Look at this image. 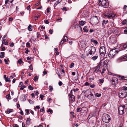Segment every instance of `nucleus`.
<instances>
[{
  "label": "nucleus",
  "instance_id": "34",
  "mask_svg": "<svg viewBox=\"0 0 127 127\" xmlns=\"http://www.w3.org/2000/svg\"><path fill=\"white\" fill-rule=\"evenodd\" d=\"M2 44L1 46L0 47V48H1V51H4L5 49V47H3L2 46Z\"/></svg>",
  "mask_w": 127,
  "mask_h": 127
},
{
  "label": "nucleus",
  "instance_id": "36",
  "mask_svg": "<svg viewBox=\"0 0 127 127\" xmlns=\"http://www.w3.org/2000/svg\"><path fill=\"white\" fill-rule=\"evenodd\" d=\"M32 26L31 25H30L28 27V30L30 31H32Z\"/></svg>",
  "mask_w": 127,
  "mask_h": 127
},
{
  "label": "nucleus",
  "instance_id": "26",
  "mask_svg": "<svg viewBox=\"0 0 127 127\" xmlns=\"http://www.w3.org/2000/svg\"><path fill=\"white\" fill-rule=\"evenodd\" d=\"M61 74H62V76H64L65 75V73L64 69H62V71L61 73Z\"/></svg>",
  "mask_w": 127,
  "mask_h": 127
},
{
  "label": "nucleus",
  "instance_id": "53",
  "mask_svg": "<svg viewBox=\"0 0 127 127\" xmlns=\"http://www.w3.org/2000/svg\"><path fill=\"white\" fill-rule=\"evenodd\" d=\"M44 97V95H40V97L41 98V100H42L43 99V97Z\"/></svg>",
  "mask_w": 127,
  "mask_h": 127
},
{
  "label": "nucleus",
  "instance_id": "1",
  "mask_svg": "<svg viewBox=\"0 0 127 127\" xmlns=\"http://www.w3.org/2000/svg\"><path fill=\"white\" fill-rule=\"evenodd\" d=\"M84 51L87 56L90 55H92L95 53L96 51V49L93 46H91L89 47H86Z\"/></svg>",
  "mask_w": 127,
  "mask_h": 127
},
{
  "label": "nucleus",
  "instance_id": "29",
  "mask_svg": "<svg viewBox=\"0 0 127 127\" xmlns=\"http://www.w3.org/2000/svg\"><path fill=\"white\" fill-rule=\"evenodd\" d=\"M13 110V109H12L7 110L6 111L7 113L8 114H9L10 112H12Z\"/></svg>",
  "mask_w": 127,
  "mask_h": 127
},
{
  "label": "nucleus",
  "instance_id": "39",
  "mask_svg": "<svg viewBox=\"0 0 127 127\" xmlns=\"http://www.w3.org/2000/svg\"><path fill=\"white\" fill-rule=\"evenodd\" d=\"M26 88V86L24 85H22V86L20 88V89L21 90H23L24 88Z\"/></svg>",
  "mask_w": 127,
  "mask_h": 127
},
{
  "label": "nucleus",
  "instance_id": "24",
  "mask_svg": "<svg viewBox=\"0 0 127 127\" xmlns=\"http://www.w3.org/2000/svg\"><path fill=\"white\" fill-rule=\"evenodd\" d=\"M127 21L126 20V19L124 20L122 22V24L123 25H125L127 23Z\"/></svg>",
  "mask_w": 127,
  "mask_h": 127
},
{
  "label": "nucleus",
  "instance_id": "38",
  "mask_svg": "<svg viewBox=\"0 0 127 127\" xmlns=\"http://www.w3.org/2000/svg\"><path fill=\"white\" fill-rule=\"evenodd\" d=\"M40 106H36L34 107V109L35 111H36V109H39L40 108Z\"/></svg>",
  "mask_w": 127,
  "mask_h": 127
},
{
  "label": "nucleus",
  "instance_id": "12",
  "mask_svg": "<svg viewBox=\"0 0 127 127\" xmlns=\"http://www.w3.org/2000/svg\"><path fill=\"white\" fill-rule=\"evenodd\" d=\"M68 40V38L67 36H64V38L60 43V45H62L64 42L67 41Z\"/></svg>",
  "mask_w": 127,
  "mask_h": 127
},
{
  "label": "nucleus",
  "instance_id": "60",
  "mask_svg": "<svg viewBox=\"0 0 127 127\" xmlns=\"http://www.w3.org/2000/svg\"><path fill=\"white\" fill-rule=\"evenodd\" d=\"M29 101L31 104H33V101L31 100H29Z\"/></svg>",
  "mask_w": 127,
  "mask_h": 127
},
{
  "label": "nucleus",
  "instance_id": "23",
  "mask_svg": "<svg viewBox=\"0 0 127 127\" xmlns=\"http://www.w3.org/2000/svg\"><path fill=\"white\" fill-rule=\"evenodd\" d=\"M122 47H123L124 49L127 48V44H122L121 46V48Z\"/></svg>",
  "mask_w": 127,
  "mask_h": 127
},
{
  "label": "nucleus",
  "instance_id": "18",
  "mask_svg": "<svg viewBox=\"0 0 127 127\" xmlns=\"http://www.w3.org/2000/svg\"><path fill=\"white\" fill-rule=\"evenodd\" d=\"M105 59L103 60L101 62V63L103 62V64H107L108 63V60H106Z\"/></svg>",
  "mask_w": 127,
  "mask_h": 127
},
{
  "label": "nucleus",
  "instance_id": "59",
  "mask_svg": "<svg viewBox=\"0 0 127 127\" xmlns=\"http://www.w3.org/2000/svg\"><path fill=\"white\" fill-rule=\"evenodd\" d=\"M44 22L46 24H48L49 23V22L47 20H46L44 21Z\"/></svg>",
  "mask_w": 127,
  "mask_h": 127
},
{
  "label": "nucleus",
  "instance_id": "55",
  "mask_svg": "<svg viewBox=\"0 0 127 127\" xmlns=\"http://www.w3.org/2000/svg\"><path fill=\"white\" fill-rule=\"evenodd\" d=\"M106 71V69L105 68H103L102 69V70L101 72H100L101 73H104V71Z\"/></svg>",
  "mask_w": 127,
  "mask_h": 127
},
{
  "label": "nucleus",
  "instance_id": "42",
  "mask_svg": "<svg viewBox=\"0 0 127 127\" xmlns=\"http://www.w3.org/2000/svg\"><path fill=\"white\" fill-rule=\"evenodd\" d=\"M26 51L25 52V53L27 54H28V52H30V51L28 48H25Z\"/></svg>",
  "mask_w": 127,
  "mask_h": 127
},
{
  "label": "nucleus",
  "instance_id": "20",
  "mask_svg": "<svg viewBox=\"0 0 127 127\" xmlns=\"http://www.w3.org/2000/svg\"><path fill=\"white\" fill-rule=\"evenodd\" d=\"M85 21H81L79 22V23L80 25L83 26L85 23Z\"/></svg>",
  "mask_w": 127,
  "mask_h": 127
},
{
  "label": "nucleus",
  "instance_id": "50",
  "mask_svg": "<svg viewBox=\"0 0 127 127\" xmlns=\"http://www.w3.org/2000/svg\"><path fill=\"white\" fill-rule=\"evenodd\" d=\"M90 86L92 88H94L95 86V85L94 84L91 85L90 84Z\"/></svg>",
  "mask_w": 127,
  "mask_h": 127
},
{
  "label": "nucleus",
  "instance_id": "3",
  "mask_svg": "<svg viewBox=\"0 0 127 127\" xmlns=\"http://www.w3.org/2000/svg\"><path fill=\"white\" fill-rule=\"evenodd\" d=\"M102 119L103 122L106 123H108L110 121V118L109 115L105 114H103Z\"/></svg>",
  "mask_w": 127,
  "mask_h": 127
},
{
  "label": "nucleus",
  "instance_id": "9",
  "mask_svg": "<svg viewBox=\"0 0 127 127\" xmlns=\"http://www.w3.org/2000/svg\"><path fill=\"white\" fill-rule=\"evenodd\" d=\"M99 52L101 55L102 56L104 55L106 53L105 47L104 46L100 47Z\"/></svg>",
  "mask_w": 127,
  "mask_h": 127
},
{
  "label": "nucleus",
  "instance_id": "2",
  "mask_svg": "<svg viewBox=\"0 0 127 127\" xmlns=\"http://www.w3.org/2000/svg\"><path fill=\"white\" fill-rule=\"evenodd\" d=\"M119 51L117 49L115 48L111 49L110 51L108 54L109 57L113 58L114 56Z\"/></svg>",
  "mask_w": 127,
  "mask_h": 127
},
{
  "label": "nucleus",
  "instance_id": "58",
  "mask_svg": "<svg viewBox=\"0 0 127 127\" xmlns=\"http://www.w3.org/2000/svg\"><path fill=\"white\" fill-rule=\"evenodd\" d=\"M7 0L8 2V3H11L13 1V0Z\"/></svg>",
  "mask_w": 127,
  "mask_h": 127
},
{
  "label": "nucleus",
  "instance_id": "35",
  "mask_svg": "<svg viewBox=\"0 0 127 127\" xmlns=\"http://www.w3.org/2000/svg\"><path fill=\"white\" fill-rule=\"evenodd\" d=\"M6 98L7 99H10V94H8L6 96Z\"/></svg>",
  "mask_w": 127,
  "mask_h": 127
},
{
  "label": "nucleus",
  "instance_id": "33",
  "mask_svg": "<svg viewBox=\"0 0 127 127\" xmlns=\"http://www.w3.org/2000/svg\"><path fill=\"white\" fill-rule=\"evenodd\" d=\"M15 76V74L14 73H12L11 74V76H10V77L12 79Z\"/></svg>",
  "mask_w": 127,
  "mask_h": 127
},
{
  "label": "nucleus",
  "instance_id": "44",
  "mask_svg": "<svg viewBox=\"0 0 127 127\" xmlns=\"http://www.w3.org/2000/svg\"><path fill=\"white\" fill-rule=\"evenodd\" d=\"M81 108L80 107H78L77 108V112H81Z\"/></svg>",
  "mask_w": 127,
  "mask_h": 127
},
{
  "label": "nucleus",
  "instance_id": "48",
  "mask_svg": "<svg viewBox=\"0 0 127 127\" xmlns=\"http://www.w3.org/2000/svg\"><path fill=\"white\" fill-rule=\"evenodd\" d=\"M31 121V119L30 118H28L27 119V123H29Z\"/></svg>",
  "mask_w": 127,
  "mask_h": 127
},
{
  "label": "nucleus",
  "instance_id": "56",
  "mask_svg": "<svg viewBox=\"0 0 127 127\" xmlns=\"http://www.w3.org/2000/svg\"><path fill=\"white\" fill-rule=\"evenodd\" d=\"M29 68L30 70H32L33 69L32 66V65H30L29 66Z\"/></svg>",
  "mask_w": 127,
  "mask_h": 127
},
{
  "label": "nucleus",
  "instance_id": "14",
  "mask_svg": "<svg viewBox=\"0 0 127 127\" xmlns=\"http://www.w3.org/2000/svg\"><path fill=\"white\" fill-rule=\"evenodd\" d=\"M108 20H107L105 21V20H103L102 23V26L103 28H104L105 27V26L106 25V24L108 22Z\"/></svg>",
  "mask_w": 127,
  "mask_h": 127
},
{
  "label": "nucleus",
  "instance_id": "32",
  "mask_svg": "<svg viewBox=\"0 0 127 127\" xmlns=\"http://www.w3.org/2000/svg\"><path fill=\"white\" fill-rule=\"evenodd\" d=\"M101 94L100 93L98 94V93H96L95 95V96L98 97H100L101 96Z\"/></svg>",
  "mask_w": 127,
  "mask_h": 127
},
{
  "label": "nucleus",
  "instance_id": "19",
  "mask_svg": "<svg viewBox=\"0 0 127 127\" xmlns=\"http://www.w3.org/2000/svg\"><path fill=\"white\" fill-rule=\"evenodd\" d=\"M81 45L83 47H86L87 46L86 43L85 42H83L82 43Z\"/></svg>",
  "mask_w": 127,
  "mask_h": 127
},
{
  "label": "nucleus",
  "instance_id": "22",
  "mask_svg": "<svg viewBox=\"0 0 127 127\" xmlns=\"http://www.w3.org/2000/svg\"><path fill=\"white\" fill-rule=\"evenodd\" d=\"M127 56H126L122 57H120L118 59L117 61H118V62L119 60H122L123 59H126L127 58Z\"/></svg>",
  "mask_w": 127,
  "mask_h": 127
},
{
  "label": "nucleus",
  "instance_id": "52",
  "mask_svg": "<svg viewBox=\"0 0 127 127\" xmlns=\"http://www.w3.org/2000/svg\"><path fill=\"white\" fill-rule=\"evenodd\" d=\"M53 31L51 29H50L49 30V33L50 34H52L53 33Z\"/></svg>",
  "mask_w": 127,
  "mask_h": 127
},
{
  "label": "nucleus",
  "instance_id": "40",
  "mask_svg": "<svg viewBox=\"0 0 127 127\" xmlns=\"http://www.w3.org/2000/svg\"><path fill=\"white\" fill-rule=\"evenodd\" d=\"M17 63L19 64H21L23 63V61L21 59H20L17 61Z\"/></svg>",
  "mask_w": 127,
  "mask_h": 127
},
{
  "label": "nucleus",
  "instance_id": "41",
  "mask_svg": "<svg viewBox=\"0 0 127 127\" xmlns=\"http://www.w3.org/2000/svg\"><path fill=\"white\" fill-rule=\"evenodd\" d=\"M5 81L7 82H10V78H8L7 77L5 79Z\"/></svg>",
  "mask_w": 127,
  "mask_h": 127
},
{
  "label": "nucleus",
  "instance_id": "61",
  "mask_svg": "<svg viewBox=\"0 0 127 127\" xmlns=\"http://www.w3.org/2000/svg\"><path fill=\"white\" fill-rule=\"evenodd\" d=\"M6 36H7L6 34H5V35H4V36H3V37L2 38V39L5 40L6 39Z\"/></svg>",
  "mask_w": 127,
  "mask_h": 127
},
{
  "label": "nucleus",
  "instance_id": "8",
  "mask_svg": "<svg viewBox=\"0 0 127 127\" xmlns=\"http://www.w3.org/2000/svg\"><path fill=\"white\" fill-rule=\"evenodd\" d=\"M99 2L101 5L105 7H106L108 6V3L106 0H100Z\"/></svg>",
  "mask_w": 127,
  "mask_h": 127
},
{
  "label": "nucleus",
  "instance_id": "46",
  "mask_svg": "<svg viewBox=\"0 0 127 127\" xmlns=\"http://www.w3.org/2000/svg\"><path fill=\"white\" fill-rule=\"evenodd\" d=\"M81 57L83 59H84L86 58V56L85 55L83 54H82L81 55Z\"/></svg>",
  "mask_w": 127,
  "mask_h": 127
},
{
  "label": "nucleus",
  "instance_id": "31",
  "mask_svg": "<svg viewBox=\"0 0 127 127\" xmlns=\"http://www.w3.org/2000/svg\"><path fill=\"white\" fill-rule=\"evenodd\" d=\"M83 30L84 31V32H88V30L87 29V27L86 26H85V27L84 28H83Z\"/></svg>",
  "mask_w": 127,
  "mask_h": 127
},
{
  "label": "nucleus",
  "instance_id": "10",
  "mask_svg": "<svg viewBox=\"0 0 127 127\" xmlns=\"http://www.w3.org/2000/svg\"><path fill=\"white\" fill-rule=\"evenodd\" d=\"M93 23L95 24H97L99 22V20L97 16H95L92 18Z\"/></svg>",
  "mask_w": 127,
  "mask_h": 127
},
{
  "label": "nucleus",
  "instance_id": "64",
  "mask_svg": "<svg viewBox=\"0 0 127 127\" xmlns=\"http://www.w3.org/2000/svg\"><path fill=\"white\" fill-rule=\"evenodd\" d=\"M9 20L10 21H11L13 20V18L12 17H10L9 18Z\"/></svg>",
  "mask_w": 127,
  "mask_h": 127
},
{
  "label": "nucleus",
  "instance_id": "27",
  "mask_svg": "<svg viewBox=\"0 0 127 127\" xmlns=\"http://www.w3.org/2000/svg\"><path fill=\"white\" fill-rule=\"evenodd\" d=\"M98 57V56L97 55H96L95 56H93L92 57V59L94 61L96 59H97V58Z\"/></svg>",
  "mask_w": 127,
  "mask_h": 127
},
{
  "label": "nucleus",
  "instance_id": "13",
  "mask_svg": "<svg viewBox=\"0 0 127 127\" xmlns=\"http://www.w3.org/2000/svg\"><path fill=\"white\" fill-rule=\"evenodd\" d=\"M100 64H99L97 66L95 67V69L94 71L95 72L99 71L101 72V67H100Z\"/></svg>",
  "mask_w": 127,
  "mask_h": 127
},
{
  "label": "nucleus",
  "instance_id": "63",
  "mask_svg": "<svg viewBox=\"0 0 127 127\" xmlns=\"http://www.w3.org/2000/svg\"><path fill=\"white\" fill-rule=\"evenodd\" d=\"M74 64H71L69 66V67L70 68H72L74 67Z\"/></svg>",
  "mask_w": 127,
  "mask_h": 127
},
{
  "label": "nucleus",
  "instance_id": "45",
  "mask_svg": "<svg viewBox=\"0 0 127 127\" xmlns=\"http://www.w3.org/2000/svg\"><path fill=\"white\" fill-rule=\"evenodd\" d=\"M26 46L27 47H29L30 46V43L29 42H27L26 44Z\"/></svg>",
  "mask_w": 127,
  "mask_h": 127
},
{
  "label": "nucleus",
  "instance_id": "11",
  "mask_svg": "<svg viewBox=\"0 0 127 127\" xmlns=\"http://www.w3.org/2000/svg\"><path fill=\"white\" fill-rule=\"evenodd\" d=\"M112 83L113 84L116 85L118 83V79L116 77H114L112 78Z\"/></svg>",
  "mask_w": 127,
  "mask_h": 127
},
{
  "label": "nucleus",
  "instance_id": "28",
  "mask_svg": "<svg viewBox=\"0 0 127 127\" xmlns=\"http://www.w3.org/2000/svg\"><path fill=\"white\" fill-rule=\"evenodd\" d=\"M4 52H1L0 53V57L1 58H3L4 57Z\"/></svg>",
  "mask_w": 127,
  "mask_h": 127
},
{
  "label": "nucleus",
  "instance_id": "17",
  "mask_svg": "<svg viewBox=\"0 0 127 127\" xmlns=\"http://www.w3.org/2000/svg\"><path fill=\"white\" fill-rule=\"evenodd\" d=\"M91 41L92 42L94 43L95 45H97L98 44V42L95 39H92L91 40Z\"/></svg>",
  "mask_w": 127,
  "mask_h": 127
},
{
  "label": "nucleus",
  "instance_id": "57",
  "mask_svg": "<svg viewBox=\"0 0 127 127\" xmlns=\"http://www.w3.org/2000/svg\"><path fill=\"white\" fill-rule=\"evenodd\" d=\"M58 84L60 86H61L63 84V83L61 81H59Z\"/></svg>",
  "mask_w": 127,
  "mask_h": 127
},
{
  "label": "nucleus",
  "instance_id": "15",
  "mask_svg": "<svg viewBox=\"0 0 127 127\" xmlns=\"http://www.w3.org/2000/svg\"><path fill=\"white\" fill-rule=\"evenodd\" d=\"M87 110V109L86 107H83L81 108V112L82 113H83L84 111H86Z\"/></svg>",
  "mask_w": 127,
  "mask_h": 127
},
{
  "label": "nucleus",
  "instance_id": "7",
  "mask_svg": "<svg viewBox=\"0 0 127 127\" xmlns=\"http://www.w3.org/2000/svg\"><path fill=\"white\" fill-rule=\"evenodd\" d=\"M104 15L106 17L108 18H111V17H114L115 16V14H112V13H109L106 11L104 13Z\"/></svg>",
  "mask_w": 127,
  "mask_h": 127
},
{
  "label": "nucleus",
  "instance_id": "21",
  "mask_svg": "<svg viewBox=\"0 0 127 127\" xmlns=\"http://www.w3.org/2000/svg\"><path fill=\"white\" fill-rule=\"evenodd\" d=\"M70 97L71 99V100L72 102H73L75 101V96L74 95H72L70 96Z\"/></svg>",
  "mask_w": 127,
  "mask_h": 127
},
{
  "label": "nucleus",
  "instance_id": "51",
  "mask_svg": "<svg viewBox=\"0 0 127 127\" xmlns=\"http://www.w3.org/2000/svg\"><path fill=\"white\" fill-rule=\"evenodd\" d=\"M4 62H5V64H7L8 62L9 61V60L8 59H5L4 60Z\"/></svg>",
  "mask_w": 127,
  "mask_h": 127
},
{
  "label": "nucleus",
  "instance_id": "6",
  "mask_svg": "<svg viewBox=\"0 0 127 127\" xmlns=\"http://www.w3.org/2000/svg\"><path fill=\"white\" fill-rule=\"evenodd\" d=\"M119 94L120 97L123 98L126 97L127 95V93L126 92L121 90L119 91Z\"/></svg>",
  "mask_w": 127,
  "mask_h": 127
},
{
  "label": "nucleus",
  "instance_id": "37",
  "mask_svg": "<svg viewBox=\"0 0 127 127\" xmlns=\"http://www.w3.org/2000/svg\"><path fill=\"white\" fill-rule=\"evenodd\" d=\"M28 88L29 89L31 90H32L33 89V87L31 86V85H29L28 86Z\"/></svg>",
  "mask_w": 127,
  "mask_h": 127
},
{
  "label": "nucleus",
  "instance_id": "62",
  "mask_svg": "<svg viewBox=\"0 0 127 127\" xmlns=\"http://www.w3.org/2000/svg\"><path fill=\"white\" fill-rule=\"evenodd\" d=\"M62 10H64L65 11H66L67 10V9H66V7H64L63 8Z\"/></svg>",
  "mask_w": 127,
  "mask_h": 127
},
{
  "label": "nucleus",
  "instance_id": "5",
  "mask_svg": "<svg viewBox=\"0 0 127 127\" xmlns=\"http://www.w3.org/2000/svg\"><path fill=\"white\" fill-rule=\"evenodd\" d=\"M125 106H120L118 108V112L120 115H122L125 112Z\"/></svg>",
  "mask_w": 127,
  "mask_h": 127
},
{
  "label": "nucleus",
  "instance_id": "16",
  "mask_svg": "<svg viewBox=\"0 0 127 127\" xmlns=\"http://www.w3.org/2000/svg\"><path fill=\"white\" fill-rule=\"evenodd\" d=\"M122 91L126 92L127 91V87L126 86H123L121 88Z\"/></svg>",
  "mask_w": 127,
  "mask_h": 127
},
{
  "label": "nucleus",
  "instance_id": "30",
  "mask_svg": "<svg viewBox=\"0 0 127 127\" xmlns=\"http://www.w3.org/2000/svg\"><path fill=\"white\" fill-rule=\"evenodd\" d=\"M38 77L37 76H36L34 77L33 79V80H34V81L35 82H36L38 80Z\"/></svg>",
  "mask_w": 127,
  "mask_h": 127
},
{
  "label": "nucleus",
  "instance_id": "47",
  "mask_svg": "<svg viewBox=\"0 0 127 127\" xmlns=\"http://www.w3.org/2000/svg\"><path fill=\"white\" fill-rule=\"evenodd\" d=\"M121 78L123 79L124 80H127V77H125L124 76H122L121 77Z\"/></svg>",
  "mask_w": 127,
  "mask_h": 127
},
{
  "label": "nucleus",
  "instance_id": "54",
  "mask_svg": "<svg viewBox=\"0 0 127 127\" xmlns=\"http://www.w3.org/2000/svg\"><path fill=\"white\" fill-rule=\"evenodd\" d=\"M47 112H49L50 113H51L52 112V110L50 109H48L47 111Z\"/></svg>",
  "mask_w": 127,
  "mask_h": 127
},
{
  "label": "nucleus",
  "instance_id": "49",
  "mask_svg": "<svg viewBox=\"0 0 127 127\" xmlns=\"http://www.w3.org/2000/svg\"><path fill=\"white\" fill-rule=\"evenodd\" d=\"M32 57H27V59L28 60H31L32 59Z\"/></svg>",
  "mask_w": 127,
  "mask_h": 127
},
{
  "label": "nucleus",
  "instance_id": "25",
  "mask_svg": "<svg viewBox=\"0 0 127 127\" xmlns=\"http://www.w3.org/2000/svg\"><path fill=\"white\" fill-rule=\"evenodd\" d=\"M75 28L76 27H77V28L78 27L79 28V29L81 31H82V30L81 26H80L78 25H75Z\"/></svg>",
  "mask_w": 127,
  "mask_h": 127
},
{
  "label": "nucleus",
  "instance_id": "43",
  "mask_svg": "<svg viewBox=\"0 0 127 127\" xmlns=\"http://www.w3.org/2000/svg\"><path fill=\"white\" fill-rule=\"evenodd\" d=\"M49 90L50 91H51L53 90V89L52 86H49Z\"/></svg>",
  "mask_w": 127,
  "mask_h": 127
},
{
  "label": "nucleus",
  "instance_id": "4",
  "mask_svg": "<svg viewBox=\"0 0 127 127\" xmlns=\"http://www.w3.org/2000/svg\"><path fill=\"white\" fill-rule=\"evenodd\" d=\"M87 94H89L87 96V98L91 100H94V97L93 94L91 93L90 91L89 90H88L86 91Z\"/></svg>",
  "mask_w": 127,
  "mask_h": 127
}]
</instances>
